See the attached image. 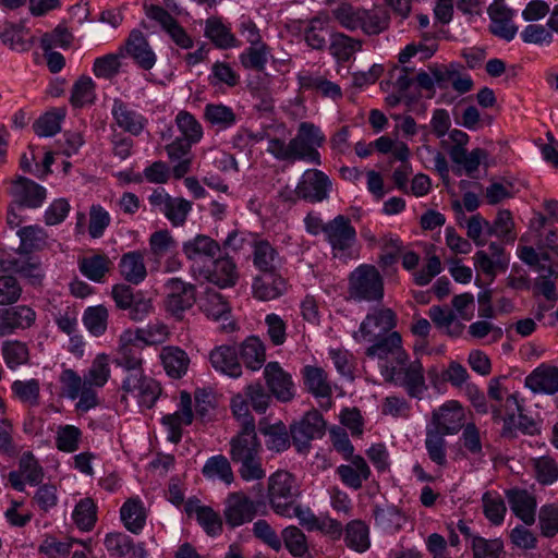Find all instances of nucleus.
Instances as JSON below:
<instances>
[{
  "label": "nucleus",
  "instance_id": "obj_5",
  "mask_svg": "<svg viewBox=\"0 0 558 558\" xmlns=\"http://www.w3.org/2000/svg\"><path fill=\"white\" fill-rule=\"evenodd\" d=\"M386 380L403 387L411 398L421 399L427 390L424 368L420 360L400 365L386 367Z\"/></svg>",
  "mask_w": 558,
  "mask_h": 558
},
{
  "label": "nucleus",
  "instance_id": "obj_64",
  "mask_svg": "<svg viewBox=\"0 0 558 558\" xmlns=\"http://www.w3.org/2000/svg\"><path fill=\"white\" fill-rule=\"evenodd\" d=\"M241 63L246 69L263 71L267 63V46L265 44L251 45V47L241 54Z\"/></svg>",
  "mask_w": 558,
  "mask_h": 558
},
{
  "label": "nucleus",
  "instance_id": "obj_50",
  "mask_svg": "<svg viewBox=\"0 0 558 558\" xmlns=\"http://www.w3.org/2000/svg\"><path fill=\"white\" fill-rule=\"evenodd\" d=\"M203 474L209 478L218 477L226 484H231L234 480L231 464L222 454L209 458L203 468Z\"/></svg>",
  "mask_w": 558,
  "mask_h": 558
},
{
  "label": "nucleus",
  "instance_id": "obj_54",
  "mask_svg": "<svg viewBox=\"0 0 558 558\" xmlns=\"http://www.w3.org/2000/svg\"><path fill=\"white\" fill-rule=\"evenodd\" d=\"M73 35L66 26L59 24L52 32L45 33L40 39V46L45 52L53 47L69 48L73 41Z\"/></svg>",
  "mask_w": 558,
  "mask_h": 558
},
{
  "label": "nucleus",
  "instance_id": "obj_61",
  "mask_svg": "<svg viewBox=\"0 0 558 558\" xmlns=\"http://www.w3.org/2000/svg\"><path fill=\"white\" fill-rule=\"evenodd\" d=\"M502 548V542L498 538L486 539L481 536L472 537V550L474 558H499V554Z\"/></svg>",
  "mask_w": 558,
  "mask_h": 558
},
{
  "label": "nucleus",
  "instance_id": "obj_21",
  "mask_svg": "<svg viewBox=\"0 0 558 558\" xmlns=\"http://www.w3.org/2000/svg\"><path fill=\"white\" fill-rule=\"evenodd\" d=\"M202 275L209 282L220 287H233L239 278L234 262L228 257H221L213 262V267L202 270Z\"/></svg>",
  "mask_w": 558,
  "mask_h": 558
},
{
  "label": "nucleus",
  "instance_id": "obj_42",
  "mask_svg": "<svg viewBox=\"0 0 558 558\" xmlns=\"http://www.w3.org/2000/svg\"><path fill=\"white\" fill-rule=\"evenodd\" d=\"M344 541L348 547L363 553L369 548L368 526L361 520H353L347 524Z\"/></svg>",
  "mask_w": 558,
  "mask_h": 558
},
{
  "label": "nucleus",
  "instance_id": "obj_51",
  "mask_svg": "<svg viewBox=\"0 0 558 558\" xmlns=\"http://www.w3.org/2000/svg\"><path fill=\"white\" fill-rule=\"evenodd\" d=\"M110 373L108 355L98 354L84 376L85 383L95 387H104L110 377Z\"/></svg>",
  "mask_w": 558,
  "mask_h": 558
},
{
  "label": "nucleus",
  "instance_id": "obj_31",
  "mask_svg": "<svg viewBox=\"0 0 558 558\" xmlns=\"http://www.w3.org/2000/svg\"><path fill=\"white\" fill-rule=\"evenodd\" d=\"M160 359L166 373L172 378H181L190 365L187 354L178 347H165Z\"/></svg>",
  "mask_w": 558,
  "mask_h": 558
},
{
  "label": "nucleus",
  "instance_id": "obj_4",
  "mask_svg": "<svg viewBox=\"0 0 558 558\" xmlns=\"http://www.w3.org/2000/svg\"><path fill=\"white\" fill-rule=\"evenodd\" d=\"M143 343L133 331L126 330L120 336L114 363L117 366H120L128 372V376L123 379L121 388L130 389V387H132L130 385L131 381H137L138 379L135 377L143 373Z\"/></svg>",
  "mask_w": 558,
  "mask_h": 558
},
{
  "label": "nucleus",
  "instance_id": "obj_45",
  "mask_svg": "<svg viewBox=\"0 0 558 558\" xmlns=\"http://www.w3.org/2000/svg\"><path fill=\"white\" fill-rule=\"evenodd\" d=\"M65 117L64 108H54L43 114L33 125L38 136H53L61 130V122Z\"/></svg>",
  "mask_w": 558,
  "mask_h": 558
},
{
  "label": "nucleus",
  "instance_id": "obj_52",
  "mask_svg": "<svg viewBox=\"0 0 558 558\" xmlns=\"http://www.w3.org/2000/svg\"><path fill=\"white\" fill-rule=\"evenodd\" d=\"M2 355L11 369L26 364L29 359L28 348L21 341H5L2 345Z\"/></svg>",
  "mask_w": 558,
  "mask_h": 558
},
{
  "label": "nucleus",
  "instance_id": "obj_39",
  "mask_svg": "<svg viewBox=\"0 0 558 558\" xmlns=\"http://www.w3.org/2000/svg\"><path fill=\"white\" fill-rule=\"evenodd\" d=\"M330 16L326 12L318 13L310 21V25L305 31V40L313 49L322 50L326 47L327 25Z\"/></svg>",
  "mask_w": 558,
  "mask_h": 558
},
{
  "label": "nucleus",
  "instance_id": "obj_23",
  "mask_svg": "<svg viewBox=\"0 0 558 558\" xmlns=\"http://www.w3.org/2000/svg\"><path fill=\"white\" fill-rule=\"evenodd\" d=\"M511 510L525 524H533L535 521L536 500L525 489H509L506 493Z\"/></svg>",
  "mask_w": 558,
  "mask_h": 558
},
{
  "label": "nucleus",
  "instance_id": "obj_29",
  "mask_svg": "<svg viewBox=\"0 0 558 558\" xmlns=\"http://www.w3.org/2000/svg\"><path fill=\"white\" fill-rule=\"evenodd\" d=\"M363 40L337 32L330 35V53L339 61L347 62L362 49Z\"/></svg>",
  "mask_w": 558,
  "mask_h": 558
},
{
  "label": "nucleus",
  "instance_id": "obj_49",
  "mask_svg": "<svg viewBox=\"0 0 558 558\" xmlns=\"http://www.w3.org/2000/svg\"><path fill=\"white\" fill-rule=\"evenodd\" d=\"M108 316L104 305L89 306L84 312L83 323L92 335L99 337L107 330Z\"/></svg>",
  "mask_w": 558,
  "mask_h": 558
},
{
  "label": "nucleus",
  "instance_id": "obj_22",
  "mask_svg": "<svg viewBox=\"0 0 558 558\" xmlns=\"http://www.w3.org/2000/svg\"><path fill=\"white\" fill-rule=\"evenodd\" d=\"M287 290L286 280L277 272H265L255 278L253 283L254 296L262 301L279 298Z\"/></svg>",
  "mask_w": 558,
  "mask_h": 558
},
{
  "label": "nucleus",
  "instance_id": "obj_57",
  "mask_svg": "<svg viewBox=\"0 0 558 558\" xmlns=\"http://www.w3.org/2000/svg\"><path fill=\"white\" fill-rule=\"evenodd\" d=\"M95 98V84L89 76H81L73 85L71 102L74 107H83L93 102Z\"/></svg>",
  "mask_w": 558,
  "mask_h": 558
},
{
  "label": "nucleus",
  "instance_id": "obj_43",
  "mask_svg": "<svg viewBox=\"0 0 558 558\" xmlns=\"http://www.w3.org/2000/svg\"><path fill=\"white\" fill-rule=\"evenodd\" d=\"M182 250L189 259H195L202 255L214 257L220 252V245L211 238L198 234L194 239L185 242Z\"/></svg>",
  "mask_w": 558,
  "mask_h": 558
},
{
  "label": "nucleus",
  "instance_id": "obj_10",
  "mask_svg": "<svg viewBox=\"0 0 558 558\" xmlns=\"http://www.w3.org/2000/svg\"><path fill=\"white\" fill-rule=\"evenodd\" d=\"M366 342L372 343L365 350L367 357L378 360L392 357L398 365H404L408 362V354L402 348V338L398 331H391L376 340H367Z\"/></svg>",
  "mask_w": 558,
  "mask_h": 558
},
{
  "label": "nucleus",
  "instance_id": "obj_17",
  "mask_svg": "<svg viewBox=\"0 0 558 558\" xmlns=\"http://www.w3.org/2000/svg\"><path fill=\"white\" fill-rule=\"evenodd\" d=\"M125 50L135 60L136 64L144 70H150L156 63L155 52L145 35L138 29L131 31L125 41Z\"/></svg>",
  "mask_w": 558,
  "mask_h": 558
},
{
  "label": "nucleus",
  "instance_id": "obj_59",
  "mask_svg": "<svg viewBox=\"0 0 558 558\" xmlns=\"http://www.w3.org/2000/svg\"><path fill=\"white\" fill-rule=\"evenodd\" d=\"M191 209V202L181 197H172L169 204L163 208L162 214L174 227H178L185 222Z\"/></svg>",
  "mask_w": 558,
  "mask_h": 558
},
{
  "label": "nucleus",
  "instance_id": "obj_20",
  "mask_svg": "<svg viewBox=\"0 0 558 558\" xmlns=\"http://www.w3.org/2000/svg\"><path fill=\"white\" fill-rule=\"evenodd\" d=\"M105 547L112 555L118 557H125L131 555V558H146L147 551L143 543L134 544L133 539L122 533H109L105 537Z\"/></svg>",
  "mask_w": 558,
  "mask_h": 558
},
{
  "label": "nucleus",
  "instance_id": "obj_36",
  "mask_svg": "<svg viewBox=\"0 0 558 558\" xmlns=\"http://www.w3.org/2000/svg\"><path fill=\"white\" fill-rule=\"evenodd\" d=\"M204 34L216 47L220 49H228L238 46L236 38L219 17L211 16L206 20Z\"/></svg>",
  "mask_w": 558,
  "mask_h": 558
},
{
  "label": "nucleus",
  "instance_id": "obj_11",
  "mask_svg": "<svg viewBox=\"0 0 558 558\" xmlns=\"http://www.w3.org/2000/svg\"><path fill=\"white\" fill-rule=\"evenodd\" d=\"M324 234L332 247L335 257L339 252L348 251L356 239V231L351 225V220L343 215H338L327 222Z\"/></svg>",
  "mask_w": 558,
  "mask_h": 558
},
{
  "label": "nucleus",
  "instance_id": "obj_58",
  "mask_svg": "<svg viewBox=\"0 0 558 558\" xmlns=\"http://www.w3.org/2000/svg\"><path fill=\"white\" fill-rule=\"evenodd\" d=\"M175 123L183 134L184 140L191 143H197L203 135L202 125L187 111H180L175 118Z\"/></svg>",
  "mask_w": 558,
  "mask_h": 558
},
{
  "label": "nucleus",
  "instance_id": "obj_14",
  "mask_svg": "<svg viewBox=\"0 0 558 558\" xmlns=\"http://www.w3.org/2000/svg\"><path fill=\"white\" fill-rule=\"evenodd\" d=\"M21 257L0 258V271L15 272L26 279L32 286H40L45 277L40 263L28 254H20Z\"/></svg>",
  "mask_w": 558,
  "mask_h": 558
},
{
  "label": "nucleus",
  "instance_id": "obj_37",
  "mask_svg": "<svg viewBox=\"0 0 558 558\" xmlns=\"http://www.w3.org/2000/svg\"><path fill=\"white\" fill-rule=\"evenodd\" d=\"M304 383L308 391L315 397L328 398L331 396V386L327 373L322 367L307 365L303 368Z\"/></svg>",
  "mask_w": 558,
  "mask_h": 558
},
{
  "label": "nucleus",
  "instance_id": "obj_1",
  "mask_svg": "<svg viewBox=\"0 0 558 558\" xmlns=\"http://www.w3.org/2000/svg\"><path fill=\"white\" fill-rule=\"evenodd\" d=\"M324 142L325 135L318 126L302 122L295 137L288 144L279 138L269 140L267 151L279 160H306L319 166L322 161L317 147H320Z\"/></svg>",
  "mask_w": 558,
  "mask_h": 558
},
{
  "label": "nucleus",
  "instance_id": "obj_38",
  "mask_svg": "<svg viewBox=\"0 0 558 558\" xmlns=\"http://www.w3.org/2000/svg\"><path fill=\"white\" fill-rule=\"evenodd\" d=\"M389 24L390 15L387 10L380 8L364 9L360 29L367 36H375L388 29Z\"/></svg>",
  "mask_w": 558,
  "mask_h": 558
},
{
  "label": "nucleus",
  "instance_id": "obj_25",
  "mask_svg": "<svg viewBox=\"0 0 558 558\" xmlns=\"http://www.w3.org/2000/svg\"><path fill=\"white\" fill-rule=\"evenodd\" d=\"M111 112L117 124L125 132L138 135L143 131L145 119L121 99L113 100Z\"/></svg>",
  "mask_w": 558,
  "mask_h": 558
},
{
  "label": "nucleus",
  "instance_id": "obj_6",
  "mask_svg": "<svg viewBox=\"0 0 558 558\" xmlns=\"http://www.w3.org/2000/svg\"><path fill=\"white\" fill-rule=\"evenodd\" d=\"M396 314L390 308H376L368 313L360 325L359 330L352 333L356 342L376 340L387 335L396 327Z\"/></svg>",
  "mask_w": 558,
  "mask_h": 558
},
{
  "label": "nucleus",
  "instance_id": "obj_34",
  "mask_svg": "<svg viewBox=\"0 0 558 558\" xmlns=\"http://www.w3.org/2000/svg\"><path fill=\"white\" fill-rule=\"evenodd\" d=\"M135 378L138 380L135 383L131 381L130 385L132 387L130 389L122 388V390L126 393L137 391L140 403L150 409L158 399L161 388L155 379L145 376L143 373L138 374Z\"/></svg>",
  "mask_w": 558,
  "mask_h": 558
},
{
  "label": "nucleus",
  "instance_id": "obj_19",
  "mask_svg": "<svg viewBox=\"0 0 558 558\" xmlns=\"http://www.w3.org/2000/svg\"><path fill=\"white\" fill-rule=\"evenodd\" d=\"M256 428H241L236 436L230 441V457L233 462L255 457L259 453L260 444L257 438Z\"/></svg>",
  "mask_w": 558,
  "mask_h": 558
},
{
  "label": "nucleus",
  "instance_id": "obj_8",
  "mask_svg": "<svg viewBox=\"0 0 558 558\" xmlns=\"http://www.w3.org/2000/svg\"><path fill=\"white\" fill-rule=\"evenodd\" d=\"M326 423L317 410L308 411L296 423L290 426V435L298 451H305L310 448L312 440L324 436Z\"/></svg>",
  "mask_w": 558,
  "mask_h": 558
},
{
  "label": "nucleus",
  "instance_id": "obj_16",
  "mask_svg": "<svg viewBox=\"0 0 558 558\" xmlns=\"http://www.w3.org/2000/svg\"><path fill=\"white\" fill-rule=\"evenodd\" d=\"M36 314L28 306L0 308V337L12 333L15 329H25L35 322Z\"/></svg>",
  "mask_w": 558,
  "mask_h": 558
},
{
  "label": "nucleus",
  "instance_id": "obj_44",
  "mask_svg": "<svg viewBox=\"0 0 558 558\" xmlns=\"http://www.w3.org/2000/svg\"><path fill=\"white\" fill-rule=\"evenodd\" d=\"M333 19L347 31L354 32L361 28L364 8H355L348 2H341L331 11Z\"/></svg>",
  "mask_w": 558,
  "mask_h": 558
},
{
  "label": "nucleus",
  "instance_id": "obj_28",
  "mask_svg": "<svg viewBox=\"0 0 558 558\" xmlns=\"http://www.w3.org/2000/svg\"><path fill=\"white\" fill-rule=\"evenodd\" d=\"M119 268L121 276L133 284L142 282L147 275L144 256L138 251L124 254L120 259Z\"/></svg>",
  "mask_w": 558,
  "mask_h": 558
},
{
  "label": "nucleus",
  "instance_id": "obj_47",
  "mask_svg": "<svg viewBox=\"0 0 558 558\" xmlns=\"http://www.w3.org/2000/svg\"><path fill=\"white\" fill-rule=\"evenodd\" d=\"M202 310L207 317L218 320L220 318L228 319L230 306L225 298L215 290H207L202 304Z\"/></svg>",
  "mask_w": 558,
  "mask_h": 558
},
{
  "label": "nucleus",
  "instance_id": "obj_41",
  "mask_svg": "<svg viewBox=\"0 0 558 558\" xmlns=\"http://www.w3.org/2000/svg\"><path fill=\"white\" fill-rule=\"evenodd\" d=\"M112 263L106 255L96 254L84 257L80 262L81 272L92 281L101 282L110 270Z\"/></svg>",
  "mask_w": 558,
  "mask_h": 558
},
{
  "label": "nucleus",
  "instance_id": "obj_24",
  "mask_svg": "<svg viewBox=\"0 0 558 558\" xmlns=\"http://www.w3.org/2000/svg\"><path fill=\"white\" fill-rule=\"evenodd\" d=\"M13 193L19 198V206L36 208L46 198V190L31 179L19 177L13 183Z\"/></svg>",
  "mask_w": 558,
  "mask_h": 558
},
{
  "label": "nucleus",
  "instance_id": "obj_30",
  "mask_svg": "<svg viewBox=\"0 0 558 558\" xmlns=\"http://www.w3.org/2000/svg\"><path fill=\"white\" fill-rule=\"evenodd\" d=\"M525 385L534 392L555 393L558 391V368H536L525 378Z\"/></svg>",
  "mask_w": 558,
  "mask_h": 558
},
{
  "label": "nucleus",
  "instance_id": "obj_12",
  "mask_svg": "<svg viewBox=\"0 0 558 558\" xmlns=\"http://www.w3.org/2000/svg\"><path fill=\"white\" fill-rule=\"evenodd\" d=\"M464 412L458 401H448L434 410L427 427L446 435H454L463 427Z\"/></svg>",
  "mask_w": 558,
  "mask_h": 558
},
{
  "label": "nucleus",
  "instance_id": "obj_48",
  "mask_svg": "<svg viewBox=\"0 0 558 558\" xmlns=\"http://www.w3.org/2000/svg\"><path fill=\"white\" fill-rule=\"evenodd\" d=\"M446 434L437 429L426 427L425 447L429 459L436 464L442 466L447 463L446 454Z\"/></svg>",
  "mask_w": 558,
  "mask_h": 558
},
{
  "label": "nucleus",
  "instance_id": "obj_60",
  "mask_svg": "<svg viewBox=\"0 0 558 558\" xmlns=\"http://www.w3.org/2000/svg\"><path fill=\"white\" fill-rule=\"evenodd\" d=\"M120 68V54L108 53L94 61L93 73L97 77L111 80L119 73Z\"/></svg>",
  "mask_w": 558,
  "mask_h": 558
},
{
  "label": "nucleus",
  "instance_id": "obj_18",
  "mask_svg": "<svg viewBox=\"0 0 558 558\" xmlns=\"http://www.w3.org/2000/svg\"><path fill=\"white\" fill-rule=\"evenodd\" d=\"M209 360L216 371L229 377L238 378L242 375L239 352L233 345L225 344L215 348L209 354Z\"/></svg>",
  "mask_w": 558,
  "mask_h": 558
},
{
  "label": "nucleus",
  "instance_id": "obj_2",
  "mask_svg": "<svg viewBox=\"0 0 558 558\" xmlns=\"http://www.w3.org/2000/svg\"><path fill=\"white\" fill-rule=\"evenodd\" d=\"M349 295L354 301L380 302L384 298V279L373 265H361L349 277Z\"/></svg>",
  "mask_w": 558,
  "mask_h": 558
},
{
  "label": "nucleus",
  "instance_id": "obj_55",
  "mask_svg": "<svg viewBox=\"0 0 558 558\" xmlns=\"http://www.w3.org/2000/svg\"><path fill=\"white\" fill-rule=\"evenodd\" d=\"M193 422V413L177 411L162 417V423L168 427V439L173 442H180L182 438V426L190 425Z\"/></svg>",
  "mask_w": 558,
  "mask_h": 558
},
{
  "label": "nucleus",
  "instance_id": "obj_9",
  "mask_svg": "<svg viewBox=\"0 0 558 558\" xmlns=\"http://www.w3.org/2000/svg\"><path fill=\"white\" fill-rule=\"evenodd\" d=\"M167 296L165 306L174 317L181 319L183 313L190 310L196 301V289L179 278H171L165 284Z\"/></svg>",
  "mask_w": 558,
  "mask_h": 558
},
{
  "label": "nucleus",
  "instance_id": "obj_33",
  "mask_svg": "<svg viewBox=\"0 0 558 558\" xmlns=\"http://www.w3.org/2000/svg\"><path fill=\"white\" fill-rule=\"evenodd\" d=\"M238 352L241 355L245 367L251 371L259 369L266 361L264 343L259 338L254 336L246 338L241 343Z\"/></svg>",
  "mask_w": 558,
  "mask_h": 558
},
{
  "label": "nucleus",
  "instance_id": "obj_32",
  "mask_svg": "<svg viewBox=\"0 0 558 558\" xmlns=\"http://www.w3.org/2000/svg\"><path fill=\"white\" fill-rule=\"evenodd\" d=\"M22 24L4 22L0 25V38L4 45L17 51L31 49L33 41Z\"/></svg>",
  "mask_w": 558,
  "mask_h": 558
},
{
  "label": "nucleus",
  "instance_id": "obj_62",
  "mask_svg": "<svg viewBox=\"0 0 558 558\" xmlns=\"http://www.w3.org/2000/svg\"><path fill=\"white\" fill-rule=\"evenodd\" d=\"M282 538L289 553L294 557H302L307 551L306 538L296 526H288L282 531Z\"/></svg>",
  "mask_w": 558,
  "mask_h": 558
},
{
  "label": "nucleus",
  "instance_id": "obj_46",
  "mask_svg": "<svg viewBox=\"0 0 558 558\" xmlns=\"http://www.w3.org/2000/svg\"><path fill=\"white\" fill-rule=\"evenodd\" d=\"M518 413V416L514 413H509L508 416L504 417L502 436L514 437L517 430L529 435L537 432V426L533 418L523 414V410Z\"/></svg>",
  "mask_w": 558,
  "mask_h": 558
},
{
  "label": "nucleus",
  "instance_id": "obj_13",
  "mask_svg": "<svg viewBox=\"0 0 558 558\" xmlns=\"http://www.w3.org/2000/svg\"><path fill=\"white\" fill-rule=\"evenodd\" d=\"M330 186L331 182L324 172L311 169L304 172L295 192L300 198L317 203L328 197Z\"/></svg>",
  "mask_w": 558,
  "mask_h": 558
},
{
  "label": "nucleus",
  "instance_id": "obj_3",
  "mask_svg": "<svg viewBox=\"0 0 558 558\" xmlns=\"http://www.w3.org/2000/svg\"><path fill=\"white\" fill-rule=\"evenodd\" d=\"M300 496L295 477L288 471L278 470L268 478L267 497L275 513L289 515L293 502Z\"/></svg>",
  "mask_w": 558,
  "mask_h": 558
},
{
  "label": "nucleus",
  "instance_id": "obj_35",
  "mask_svg": "<svg viewBox=\"0 0 558 558\" xmlns=\"http://www.w3.org/2000/svg\"><path fill=\"white\" fill-rule=\"evenodd\" d=\"M253 262L262 272H275L281 266V258L272 245L267 241H259L254 246Z\"/></svg>",
  "mask_w": 558,
  "mask_h": 558
},
{
  "label": "nucleus",
  "instance_id": "obj_40",
  "mask_svg": "<svg viewBox=\"0 0 558 558\" xmlns=\"http://www.w3.org/2000/svg\"><path fill=\"white\" fill-rule=\"evenodd\" d=\"M449 156L454 163L463 167L469 177H472L481 161L487 158L488 153L483 148H475L468 153L465 148L451 147Z\"/></svg>",
  "mask_w": 558,
  "mask_h": 558
},
{
  "label": "nucleus",
  "instance_id": "obj_15",
  "mask_svg": "<svg viewBox=\"0 0 558 558\" xmlns=\"http://www.w3.org/2000/svg\"><path fill=\"white\" fill-rule=\"evenodd\" d=\"M264 377L271 393L280 401H290L294 396L291 376L278 362H269L264 369Z\"/></svg>",
  "mask_w": 558,
  "mask_h": 558
},
{
  "label": "nucleus",
  "instance_id": "obj_56",
  "mask_svg": "<svg viewBox=\"0 0 558 558\" xmlns=\"http://www.w3.org/2000/svg\"><path fill=\"white\" fill-rule=\"evenodd\" d=\"M485 517L495 525L504 521L506 505L500 496L486 492L482 498Z\"/></svg>",
  "mask_w": 558,
  "mask_h": 558
},
{
  "label": "nucleus",
  "instance_id": "obj_27",
  "mask_svg": "<svg viewBox=\"0 0 558 558\" xmlns=\"http://www.w3.org/2000/svg\"><path fill=\"white\" fill-rule=\"evenodd\" d=\"M120 517L128 531L138 534L146 523L147 513L141 499L130 498L121 507Z\"/></svg>",
  "mask_w": 558,
  "mask_h": 558
},
{
  "label": "nucleus",
  "instance_id": "obj_7",
  "mask_svg": "<svg viewBox=\"0 0 558 558\" xmlns=\"http://www.w3.org/2000/svg\"><path fill=\"white\" fill-rule=\"evenodd\" d=\"M265 506L263 500H252L243 492L229 494L225 502L223 517L229 527L234 529L251 522L258 508Z\"/></svg>",
  "mask_w": 558,
  "mask_h": 558
},
{
  "label": "nucleus",
  "instance_id": "obj_63",
  "mask_svg": "<svg viewBox=\"0 0 558 558\" xmlns=\"http://www.w3.org/2000/svg\"><path fill=\"white\" fill-rule=\"evenodd\" d=\"M12 391L23 402L29 405L39 404V381L37 379H29L27 381L15 380L12 384Z\"/></svg>",
  "mask_w": 558,
  "mask_h": 558
},
{
  "label": "nucleus",
  "instance_id": "obj_26",
  "mask_svg": "<svg viewBox=\"0 0 558 558\" xmlns=\"http://www.w3.org/2000/svg\"><path fill=\"white\" fill-rule=\"evenodd\" d=\"M258 429L266 437L265 444L268 450L281 452L290 447V435L282 422L269 424L262 420Z\"/></svg>",
  "mask_w": 558,
  "mask_h": 558
},
{
  "label": "nucleus",
  "instance_id": "obj_53",
  "mask_svg": "<svg viewBox=\"0 0 558 558\" xmlns=\"http://www.w3.org/2000/svg\"><path fill=\"white\" fill-rule=\"evenodd\" d=\"M96 505L90 498L82 499L73 511L75 524L83 531H90L96 523Z\"/></svg>",
  "mask_w": 558,
  "mask_h": 558
}]
</instances>
